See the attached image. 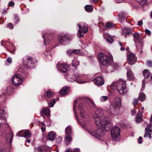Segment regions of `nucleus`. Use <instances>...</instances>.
I'll return each instance as SVG.
<instances>
[{
	"label": "nucleus",
	"mask_w": 152,
	"mask_h": 152,
	"mask_svg": "<svg viewBox=\"0 0 152 152\" xmlns=\"http://www.w3.org/2000/svg\"><path fill=\"white\" fill-rule=\"evenodd\" d=\"M107 122L106 121H103L100 122V120L98 118L96 120V124L98 126V129L96 130L93 131L90 130L88 131V132L93 136L95 137H102L104 135V131H108L110 128V123H107V125H105Z\"/></svg>",
	"instance_id": "nucleus-1"
},
{
	"label": "nucleus",
	"mask_w": 152,
	"mask_h": 152,
	"mask_svg": "<svg viewBox=\"0 0 152 152\" xmlns=\"http://www.w3.org/2000/svg\"><path fill=\"white\" fill-rule=\"evenodd\" d=\"M98 58L100 64L103 66L110 65L112 62L111 56L106 55L103 53H99L98 54Z\"/></svg>",
	"instance_id": "nucleus-2"
},
{
	"label": "nucleus",
	"mask_w": 152,
	"mask_h": 152,
	"mask_svg": "<svg viewBox=\"0 0 152 152\" xmlns=\"http://www.w3.org/2000/svg\"><path fill=\"white\" fill-rule=\"evenodd\" d=\"M134 41L135 42H137L136 46L137 51L140 53L142 52V49L144 47L143 38H141L138 33H135L133 34Z\"/></svg>",
	"instance_id": "nucleus-3"
},
{
	"label": "nucleus",
	"mask_w": 152,
	"mask_h": 152,
	"mask_svg": "<svg viewBox=\"0 0 152 152\" xmlns=\"http://www.w3.org/2000/svg\"><path fill=\"white\" fill-rule=\"evenodd\" d=\"M120 129L117 126L113 127L111 130V134L112 139L114 141H117L120 137Z\"/></svg>",
	"instance_id": "nucleus-4"
},
{
	"label": "nucleus",
	"mask_w": 152,
	"mask_h": 152,
	"mask_svg": "<svg viewBox=\"0 0 152 152\" xmlns=\"http://www.w3.org/2000/svg\"><path fill=\"white\" fill-rule=\"evenodd\" d=\"M103 114V111L101 109H97L95 112V122H96V120L98 118H99L100 120V122H103V121H106V123L105 124V125H107V123H110V127L111 126V124L110 121H107L105 120V118H103L102 115Z\"/></svg>",
	"instance_id": "nucleus-5"
},
{
	"label": "nucleus",
	"mask_w": 152,
	"mask_h": 152,
	"mask_svg": "<svg viewBox=\"0 0 152 152\" xmlns=\"http://www.w3.org/2000/svg\"><path fill=\"white\" fill-rule=\"evenodd\" d=\"M58 40L61 45H65L69 41H70V39L68 35L66 34L60 35L58 36Z\"/></svg>",
	"instance_id": "nucleus-6"
},
{
	"label": "nucleus",
	"mask_w": 152,
	"mask_h": 152,
	"mask_svg": "<svg viewBox=\"0 0 152 152\" xmlns=\"http://www.w3.org/2000/svg\"><path fill=\"white\" fill-rule=\"evenodd\" d=\"M127 62L129 64L133 65L137 61V59L135 55L130 52L127 53Z\"/></svg>",
	"instance_id": "nucleus-7"
},
{
	"label": "nucleus",
	"mask_w": 152,
	"mask_h": 152,
	"mask_svg": "<svg viewBox=\"0 0 152 152\" xmlns=\"http://www.w3.org/2000/svg\"><path fill=\"white\" fill-rule=\"evenodd\" d=\"M23 77L20 74L15 75L12 78V81L13 84L15 86L20 85L22 83Z\"/></svg>",
	"instance_id": "nucleus-8"
},
{
	"label": "nucleus",
	"mask_w": 152,
	"mask_h": 152,
	"mask_svg": "<svg viewBox=\"0 0 152 152\" xmlns=\"http://www.w3.org/2000/svg\"><path fill=\"white\" fill-rule=\"evenodd\" d=\"M120 108L121 107H119L115 105L111 104L109 107L110 113L115 116L119 115L120 114Z\"/></svg>",
	"instance_id": "nucleus-9"
},
{
	"label": "nucleus",
	"mask_w": 152,
	"mask_h": 152,
	"mask_svg": "<svg viewBox=\"0 0 152 152\" xmlns=\"http://www.w3.org/2000/svg\"><path fill=\"white\" fill-rule=\"evenodd\" d=\"M79 27V30L77 33V36L79 37H83L84 34L86 33L88 31V27L86 24L82 25L81 26L79 24H77Z\"/></svg>",
	"instance_id": "nucleus-10"
},
{
	"label": "nucleus",
	"mask_w": 152,
	"mask_h": 152,
	"mask_svg": "<svg viewBox=\"0 0 152 152\" xmlns=\"http://www.w3.org/2000/svg\"><path fill=\"white\" fill-rule=\"evenodd\" d=\"M27 61L26 65L29 68H33L34 66L36 60L34 58L29 56H27Z\"/></svg>",
	"instance_id": "nucleus-11"
},
{
	"label": "nucleus",
	"mask_w": 152,
	"mask_h": 152,
	"mask_svg": "<svg viewBox=\"0 0 152 152\" xmlns=\"http://www.w3.org/2000/svg\"><path fill=\"white\" fill-rule=\"evenodd\" d=\"M126 84V82L125 80L120 79L118 80L117 81L113 82L111 85V87H116L117 88L119 87H122L124 85Z\"/></svg>",
	"instance_id": "nucleus-12"
},
{
	"label": "nucleus",
	"mask_w": 152,
	"mask_h": 152,
	"mask_svg": "<svg viewBox=\"0 0 152 152\" xmlns=\"http://www.w3.org/2000/svg\"><path fill=\"white\" fill-rule=\"evenodd\" d=\"M78 110L80 111V114L82 117L84 118L86 114V109L85 108L83 104H79Z\"/></svg>",
	"instance_id": "nucleus-13"
},
{
	"label": "nucleus",
	"mask_w": 152,
	"mask_h": 152,
	"mask_svg": "<svg viewBox=\"0 0 152 152\" xmlns=\"http://www.w3.org/2000/svg\"><path fill=\"white\" fill-rule=\"evenodd\" d=\"M69 66L66 64H62L60 65L57 64V68L58 71H60L62 73H66L68 70Z\"/></svg>",
	"instance_id": "nucleus-14"
},
{
	"label": "nucleus",
	"mask_w": 152,
	"mask_h": 152,
	"mask_svg": "<svg viewBox=\"0 0 152 152\" xmlns=\"http://www.w3.org/2000/svg\"><path fill=\"white\" fill-rule=\"evenodd\" d=\"M95 84L98 86L102 85L104 83V80L103 77L101 76L98 77L93 80Z\"/></svg>",
	"instance_id": "nucleus-15"
},
{
	"label": "nucleus",
	"mask_w": 152,
	"mask_h": 152,
	"mask_svg": "<svg viewBox=\"0 0 152 152\" xmlns=\"http://www.w3.org/2000/svg\"><path fill=\"white\" fill-rule=\"evenodd\" d=\"M117 89L121 94H124L126 93L127 91L126 84L125 83L123 86H119L118 88H117Z\"/></svg>",
	"instance_id": "nucleus-16"
},
{
	"label": "nucleus",
	"mask_w": 152,
	"mask_h": 152,
	"mask_svg": "<svg viewBox=\"0 0 152 152\" xmlns=\"http://www.w3.org/2000/svg\"><path fill=\"white\" fill-rule=\"evenodd\" d=\"M56 137V133L53 132L51 131L49 132L47 135V139L51 141H53L54 140Z\"/></svg>",
	"instance_id": "nucleus-17"
},
{
	"label": "nucleus",
	"mask_w": 152,
	"mask_h": 152,
	"mask_svg": "<svg viewBox=\"0 0 152 152\" xmlns=\"http://www.w3.org/2000/svg\"><path fill=\"white\" fill-rule=\"evenodd\" d=\"M132 32V30L129 28H125L123 29L122 34L124 35V37L126 38L127 36Z\"/></svg>",
	"instance_id": "nucleus-18"
},
{
	"label": "nucleus",
	"mask_w": 152,
	"mask_h": 152,
	"mask_svg": "<svg viewBox=\"0 0 152 152\" xmlns=\"http://www.w3.org/2000/svg\"><path fill=\"white\" fill-rule=\"evenodd\" d=\"M13 137V133L12 132L8 133L6 135V140L7 142L11 144Z\"/></svg>",
	"instance_id": "nucleus-19"
},
{
	"label": "nucleus",
	"mask_w": 152,
	"mask_h": 152,
	"mask_svg": "<svg viewBox=\"0 0 152 152\" xmlns=\"http://www.w3.org/2000/svg\"><path fill=\"white\" fill-rule=\"evenodd\" d=\"M127 78L129 80H132L134 79V77L131 69H127Z\"/></svg>",
	"instance_id": "nucleus-20"
},
{
	"label": "nucleus",
	"mask_w": 152,
	"mask_h": 152,
	"mask_svg": "<svg viewBox=\"0 0 152 152\" xmlns=\"http://www.w3.org/2000/svg\"><path fill=\"white\" fill-rule=\"evenodd\" d=\"M71 64L72 67L75 69H77V66L79 65V61L76 58H74L72 61Z\"/></svg>",
	"instance_id": "nucleus-21"
},
{
	"label": "nucleus",
	"mask_w": 152,
	"mask_h": 152,
	"mask_svg": "<svg viewBox=\"0 0 152 152\" xmlns=\"http://www.w3.org/2000/svg\"><path fill=\"white\" fill-rule=\"evenodd\" d=\"M80 76L78 74H74L71 77H67L68 80L71 82L75 81L77 78H80Z\"/></svg>",
	"instance_id": "nucleus-22"
},
{
	"label": "nucleus",
	"mask_w": 152,
	"mask_h": 152,
	"mask_svg": "<svg viewBox=\"0 0 152 152\" xmlns=\"http://www.w3.org/2000/svg\"><path fill=\"white\" fill-rule=\"evenodd\" d=\"M72 140L71 136L69 135L66 134L65 137L64 139V141L65 142V144L66 145H68L70 142H71Z\"/></svg>",
	"instance_id": "nucleus-23"
},
{
	"label": "nucleus",
	"mask_w": 152,
	"mask_h": 152,
	"mask_svg": "<svg viewBox=\"0 0 152 152\" xmlns=\"http://www.w3.org/2000/svg\"><path fill=\"white\" fill-rule=\"evenodd\" d=\"M121 103L120 99L118 97H116L114 99L113 104L121 107Z\"/></svg>",
	"instance_id": "nucleus-24"
},
{
	"label": "nucleus",
	"mask_w": 152,
	"mask_h": 152,
	"mask_svg": "<svg viewBox=\"0 0 152 152\" xmlns=\"http://www.w3.org/2000/svg\"><path fill=\"white\" fill-rule=\"evenodd\" d=\"M17 135L19 137H23L26 138H28L31 136V133L30 131H27L23 133L22 136L18 135V134H17Z\"/></svg>",
	"instance_id": "nucleus-25"
},
{
	"label": "nucleus",
	"mask_w": 152,
	"mask_h": 152,
	"mask_svg": "<svg viewBox=\"0 0 152 152\" xmlns=\"http://www.w3.org/2000/svg\"><path fill=\"white\" fill-rule=\"evenodd\" d=\"M141 113L140 112H139L137 114L136 118V121L137 123L140 122L142 120V118L141 117Z\"/></svg>",
	"instance_id": "nucleus-26"
},
{
	"label": "nucleus",
	"mask_w": 152,
	"mask_h": 152,
	"mask_svg": "<svg viewBox=\"0 0 152 152\" xmlns=\"http://www.w3.org/2000/svg\"><path fill=\"white\" fill-rule=\"evenodd\" d=\"M86 11L88 12H91L93 10L92 6L90 5H86L85 7Z\"/></svg>",
	"instance_id": "nucleus-27"
},
{
	"label": "nucleus",
	"mask_w": 152,
	"mask_h": 152,
	"mask_svg": "<svg viewBox=\"0 0 152 152\" xmlns=\"http://www.w3.org/2000/svg\"><path fill=\"white\" fill-rule=\"evenodd\" d=\"M68 89V87H64L62 88L60 91L61 95L64 96L66 94L67 92V91Z\"/></svg>",
	"instance_id": "nucleus-28"
},
{
	"label": "nucleus",
	"mask_w": 152,
	"mask_h": 152,
	"mask_svg": "<svg viewBox=\"0 0 152 152\" xmlns=\"http://www.w3.org/2000/svg\"><path fill=\"white\" fill-rule=\"evenodd\" d=\"M48 35V34L46 33L45 34V35L43 36V37L44 40V43L45 45L48 44L49 43V39Z\"/></svg>",
	"instance_id": "nucleus-29"
},
{
	"label": "nucleus",
	"mask_w": 152,
	"mask_h": 152,
	"mask_svg": "<svg viewBox=\"0 0 152 152\" xmlns=\"http://www.w3.org/2000/svg\"><path fill=\"white\" fill-rule=\"evenodd\" d=\"M143 75L145 78L146 79L149 77L150 73L147 69H145L143 71Z\"/></svg>",
	"instance_id": "nucleus-30"
},
{
	"label": "nucleus",
	"mask_w": 152,
	"mask_h": 152,
	"mask_svg": "<svg viewBox=\"0 0 152 152\" xmlns=\"http://www.w3.org/2000/svg\"><path fill=\"white\" fill-rule=\"evenodd\" d=\"M72 129L70 126H68L65 129V133L66 134L69 135L71 134Z\"/></svg>",
	"instance_id": "nucleus-31"
},
{
	"label": "nucleus",
	"mask_w": 152,
	"mask_h": 152,
	"mask_svg": "<svg viewBox=\"0 0 152 152\" xmlns=\"http://www.w3.org/2000/svg\"><path fill=\"white\" fill-rule=\"evenodd\" d=\"M145 95L144 93H142L139 95L138 99L141 101H143L145 100Z\"/></svg>",
	"instance_id": "nucleus-32"
},
{
	"label": "nucleus",
	"mask_w": 152,
	"mask_h": 152,
	"mask_svg": "<svg viewBox=\"0 0 152 152\" xmlns=\"http://www.w3.org/2000/svg\"><path fill=\"white\" fill-rule=\"evenodd\" d=\"M42 112L43 114L45 115L46 116L49 115L50 113V110L48 108H45L44 109L42 110Z\"/></svg>",
	"instance_id": "nucleus-33"
},
{
	"label": "nucleus",
	"mask_w": 152,
	"mask_h": 152,
	"mask_svg": "<svg viewBox=\"0 0 152 152\" xmlns=\"http://www.w3.org/2000/svg\"><path fill=\"white\" fill-rule=\"evenodd\" d=\"M106 26L107 28H111L115 26L111 22L107 23L106 24Z\"/></svg>",
	"instance_id": "nucleus-34"
},
{
	"label": "nucleus",
	"mask_w": 152,
	"mask_h": 152,
	"mask_svg": "<svg viewBox=\"0 0 152 152\" xmlns=\"http://www.w3.org/2000/svg\"><path fill=\"white\" fill-rule=\"evenodd\" d=\"M47 96L48 98H50L52 96V93L50 90H48L46 92Z\"/></svg>",
	"instance_id": "nucleus-35"
},
{
	"label": "nucleus",
	"mask_w": 152,
	"mask_h": 152,
	"mask_svg": "<svg viewBox=\"0 0 152 152\" xmlns=\"http://www.w3.org/2000/svg\"><path fill=\"white\" fill-rule=\"evenodd\" d=\"M62 141V138L59 137H57L56 140V142L57 144L60 143Z\"/></svg>",
	"instance_id": "nucleus-36"
},
{
	"label": "nucleus",
	"mask_w": 152,
	"mask_h": 152,
	"mask_svg": "<svg viewBox=\"0 0 152 152\" xmlns=\"http://www.w3.org/2000/svg\"><path fill=\"white\" fill-rule=\"evenodd\" d=\"M108 97L107 96H103L100 98V100L101 102H104L108 99Z\"/></svg>",
	"instance_id": "nucleus-37"
},
{
	"label": "nucleus",
	"mask_w": 152,
	"mask_h": 152,
	"mask_svg": "<svg viewBox=\"0 0 152 152\" xmlns=\"http://www.w3.org/2000/svg\"><path fill=\"white\" fill-rule=\"evenodd\" d=\"M107 41L110 43H112L113 40V38L110 36H107Z\"/></svg>",
	"instance_id": "nucleus-38"
},
{
	"label": "nucleus",
	"mask_w": 152,
	"mask_h": 152,
	"mask_svg": "<svg viewBox=\"0 0 152 152\" xmlns=\"http://www.w3.org/2000/svg\"><path fill=\"white\" fill-rule=\"evenodd\" d=\"M55 103V99H52L50 102L49 104V107H52L53 106L54 104Z\"/></svg>",
	"instance_id": "nucleus-39"
},
{
	"label": "nucleus",
	"mask_w": 152,
	"mask_h": 152,
	"mask_svg": "<svg viewBox=\"0 0 152 152\" xmlns=\"http://www.w3.org/2000/svg\"><path fill=\"white\" fill-rule=\"evenodd\" d=\"M86 101L87 102H90L93 106H94L95 105V104L94 103L93 101H92L91 99H86Z\"/></svg>",
	"instance_id": "nucleus-40"
},
{
	"label": "nucleus",
	"mask_w": 152,
	"mask_h": 152,
	"mask_svg": "<svg viewBox=\"0 0 152 152\" xmlns=\"http://www.w3.org/2000/svg\"><path fill=\"white\" fill-rule=\"evenodd\" d=\"M138 98L134 99L133 101V105L134 107H135L137 104L138 103Z\"/></svg>",
	"instance_id": "nucleus-41"
},
{
	"label": "nucleus",
	"mask_w": 152,
	"mask_h": 152,
	"mask_svg": "<svg viewBox=\"0 0 152 152\" xmlns=\"http://www.w3.org/2000/svg\"><path fill=\"white\" fill-rule=\"evenodd\" d=\"M34 152H41L42 151V148L39 147L34 148Z\"/></svg>",
	"instance_id": "nucleus-42"
},
{
	"label": "nucleus",
	"mask_w": 152,
	"mask_h": 152,
	"mask_svg": "<svg viewBox=\"0 0 152 152\" xmlns=\"http://www.w3.org/2000/svg\"><path fill=\"white\" fill-rule=\"evenodd\" d=\"M137 2L140 3L141 5L144 4L147 0H136Z\"/></svg>",
	"instance_id": "nucleus-43"
},
{
	"label": "nucleus",
	"mask_w": 152,
	"mask_h": 152,
	"mask_svg": "<svg viewBox=\"0 0 152 152\" xmlns=\"http://www.w3.org/2000/svg\"><path fill=\"white\" fill-rule=\"evenodd\" d=\"M147 66L149 67H152V61H148L146 63Z\"/></svg>",
	"instance_id": "nucleus-44"
},
{
	"label": "nucleus",
	"mask_w": 152,
	"mask_h": 152,
	"mask_svg": "<svg viewBox=\"0 0 152 152\" xmlns=\"http://www.w3.org/2000/svg\"><path fill=\"white\" fill-rule=\"evenodd\" d=\"M67 53L69 56H71L72 55V53H73V50H67Z\"/></svg>",
	"instance_id": "nucleus-45"
},
{
	"label": "nucleus",
	"mask_w": 152,
	"mask_h": 152,
	"mask_svg": "<svg viewBox=\"0 0 152 152\" xmlns=\"http://www.w3.org/2000/svg\"><path fill=\"white\" fill-rule=\"evenodd\" d=\"M77 102V100H75L74 102L73 103V110L74 111H75V109L76 108V104Z\"/></svg>",
	"instance_id": "nucleus-46"
},
{
	"label": "nucleus",
	"mask_w": 152,
	"mask_h": 152,
	"mask_svg": "<svg viewBox=\"0 0 152 152\" xmlns=\"http://www.w3.org/2000/svg\"><path fill=\"white\" fill-rule=\"evenodd\" d=\"M80 50L79 49H75L73 50V53L76 54H79L80 53Z\"/></svg>",
	"instance_id": "nucleus-47"
},
{
	"label": "nucleus",
	"mask_w": 152,
	"mask_h": 152,
	"mask_svg": "<svg viewBox=\"0 0 152 152\" xmlns=\"http://www.w3.org/2000/svg\"><path fill=\"white\" fill-rule=\"evenodd\" d=\"M145 32L146 34H148L149 35H150L151 34V31L148 29H146L145 30Z\"/></svg>",
	"instance_id": "nucleus-48"
},
{
	"label": "nucleus",
	"mask_w": 152,
	"mask_h": 152,
	"mask_svg": "<svg viewBox=\"0 0 152 152\" xmlns=\"http://www.w3.org/2000/svg\"><path fill=\"white\" fill-rule=\"evenodd\" d=\"M7 27L8 28L11 29L13 28L12 25L11 23H9L7 25Z\"/></svg>",
	"instance_id": "nucleus-49"
},
{
	"label": "nucleus",
	"mask_w": 152,
	"mask_h": 152,
	"mask_svg": "<svg viewBox=\"0 0 152 152\" xmlns=\"http://www.w3.org/2000/svg\"><path fill=\"white\" fill-rule=\"evenodd\" d=\"M14 5V3L13 1H10L9 2L8 4V6H9L12 7Z\"/></svg>",
	"instance_id": "nucleus-50"
},
{
	"label": "nucleus",
	"mask_w": 152,
	"mask_h": 152,
	"mask_svg": "<svg viewBox=\"0 0 152 152\" xmlns=\"http://www.w3.org/2000/svg\"><path fill=\"white\" fill-rule=\"evenodd\" d=\"M7 61L9 63H11L12 62V59L11 57H8L7 58Z\"/></svg>",
	"instance_id": "nucleus-51"
},
{
	"label": "nucleus",
	"mask_w": 152,
	"mask_h": 152,
	"mask_svg": "<svg viewBox=\"0 0 152 152\" xmlns=\"http://www.w3.org/2000/svg\"><path fill=\"white\" fill-rule=\"evenodd\" d=\"M142 137H139L138 139V142L139 144L142 143Z\"/></svg>",
	"instance_id": "nucleus-52"
},
{
	"label": "nucleus",
	"mask_w": 152,
	"mask_h": 152,
	"mask_svg": "<svg viewBox=\"0 0 152 152\" xmlns=\"http://www.w3.org/2000/svg\"><path fill=\"white\" fill-rule=\"evenodd\" d=\"M143 22L142 20H139L138 22V25L139 26H141L142 25Z\"/></svg>",
	"instance_id": "nucleus-53"
},
{
	"label": "nucleus",
	"mask_w": 152,
	"mask_h": 152,
	"mask_svg": "<svg viewBox=\"0 0 152 152\" xmlns=\"http://www.w3.org/2000/svg\"><path fill=\"white\" fill-rule=\"evenodd\" d=\"M136 111L135 110H133L131 111V115H134L136 113Z\"/></svg>",
	"instance_id": "nucleus-54"
},
{
	"label": "nucleus",
	"mask_w": 152,
	"mask_h": 152,
	"mask_svg": "<svg viewBox=\"0 0 152 152\" xmlns=\"http://www.w3.org/2000/svg\"><path fill=\"white\" fill-rule=\"evenodd\" d=\"M73 152H80V149L78 148H75L74 149Z\"/></svg>",
	"instance_id": "nucleus-55"
},
{
	"label": "nucleus",
	"mask_w": 152,
	"mask_h": 152,
	"mask_svg": "<svg viewBox=\"0 0 152 152\" xmlns=\"http://www.w3.org/2000/svg\"><path fill=\"white\" fill-rule=\"evenodd\" d=\"M15 18L18 22L19 21V18L18 16H15Z\"/></svg>",
	"instance_id": "nucleus-56"
},
{
	"label": "nucleus",
	"mask_w": 152,
	"mask_h": 152,
	"mask_svg": "<svg viewBox=\"0 0 152 152\" xmlns=\"http://www.w3.org/2000/svg\"><path fill=\"white\" fill-rule=\"evenodd\" d=\"M125 18H126L124 16H121V19L125 21V20H126Z\"/></svg>",
	"instance_id": "nucleus-57"
},
{
	"label": "nucleus",
	"mask_w": 152,
	"mask_h": 152,
	"mask_svg": "<svg viewBox=\"0 0 152 152\" xmlns=\"http://www.w3.org/2000/svg\"><path fill=\"white\" fill-rule=\"evenodd\" d=\"M90 1L91 2L95 3L97 1V0H90Z\"/></svg>",
	"instance_id": "nucleus-58"
},
{
	"label": "nucleus",
	"mask_w": 152,
	"mask_h": 152,
	"mask_svg": "<svg viewBox=\"0 0 152 152\" xmlns=\"http://www.w3.org/2000/svg\"><path fill=\"white\" fill-rule=\"evenodd\" d=\"M41 129L42 131V132H44L45 130V128H44V127H42L41 128Z\"/></svg>",
	"instance_id": "nucleus-59"
},
{
	"label": "nucleus",
	"mask_w": 152,
	"mask_h": 152,
	"mask_svg": "<svg viewBox=\"0 0 152 152\" xmlns=\"http://www.w3.org/2000/svg\"><path fill=\"white\" fill-rule=\"evenodd\" d=\"M26 142H27L28 143H30V139H26Z\"/></svg>",
	"instance_id": "nucleus-60"
},
{
	"label": "nucleus",
	"mask_w": 152,
	"mask_h": 152,
	"mask_svg": "<svg viewBox=\"0 0 152 152\" xmlns=\"http://www.w3.org/2000/svg\"><path fill=\"white\" fill-rule=\"evenodd\" d=\"M77 83H83V82L82 81H81L80 80H78L77 81Z\"/></svg>",
	"instance_id": "nucleus-61"
},
{
	"label": "nucleus",
	"mask_w": 152,
	"mask_h": 152,
	"mask_svg": "<svg viewBox=\"0 0 152 152\" xmlns=\"http://www.w3.org/2000/svg\"><path fill=\"white\" fill-rule=\"evenodd\" d=\"M145 79H144L142 81V87H144V81H145Z\"/></svg>",
	"instance_id": "nucleus-62"
},
{
	"label": "nucleus",
	"mask_w": 152,
	"mask_h": 152,
	"mask_svg": "<svg viewBox=\"0 0 152 152\" xmlns=\"http://www.w3.org/2000/svg\"><path fill=\"white\" fill-rule=\"evenodd\" d=\"M121 51H124L125 50V48H124V47H121Z\"/></svg>",
	"instance_id": "nucleus-63"
},
{
	"label": "nucleus",
	"mask_w": 152,
	"mask_h": 152,
	"mask_svg": "<svg viewBox=\"0 0 152 152\" xmlns=\"http://www.w3.org/2000/svg\"><path fill=\"white\" fill-rule=\"evenodd\" d=\"M150 15L151 18H152V11L151 12Z\"/></svg>",
	"instance_id": "nucleus-64"
}]
</instances>
